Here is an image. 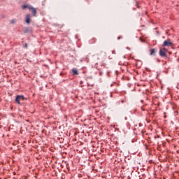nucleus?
Returning a JSON list of instances; mask_svg holds the SVG:
<instances>
[{
  "label": "nucleus",
  "mask_w": 179,
  "mask_h": 179,
  "mask_svg": "<svg viewBox=\"0 0 179 179\" xmlns=\"http://www.w3.org/2000/svg\"><path fill=\"white\" fill-rule=\"evenodd\" d=\"M126 101H126L125 99H122V100H121V103H125Z\"/></svg>",
  "instance_id": "obj_13"
},
{
  "label": "nucleus",
  "mask_w": 179,
  "mask_h": 179,
  "mask_svg": "<svg viewBox=\"0 0 179 179\" xmlns=\"http://www.w3.org/2000/svg\"><path fill=\"white\" fill-rule=\"evenodd\" d=\"M10 23L11 24H15V23H16V20H15V19L11 20L10 21Z\"/></svg>",
  "instance_id": "obj_11"
},
{
  "label": "nucleus",
  "mask_w": 179,
  "mask_h": 179,
  "mask_svg": "<svg viewBox=\"0 0 179 179\" xmlns=\"http://www.w3.org/2000/svg\"><path fill=\"white\" fill-rule=\"evenodd\" d=\"M138 5H139V3H138V2H136V6H137V8H140Z\"/></svg>",
  "instance_id": "obj_16"
},
{
  "label": "nucleus",
  "mask_w": 179,
  "mask_h": 179,
  "mask_svg": "<svg viewBox=\"0 0 179 179\" xmlns=\"http://www.w3.org/2000/svg\"><path fill=\"white\" fill-rule=\"evenodd\" d=\"M20 100L24 101V100H26V98H24V96L23 95H17L15 97V101L17 104L20 105Z\"/></svg>",
  "instance_id": "obj_3"
},
{
  "label": "nucleus",
  "mask_w": 179,
  "mask_h": 179,
  "mask_svg": "<svg viewBox=\"0 0 179 179\" xmlns=\"http://www.w3.org/2000/svg\"><path fill=\"white\" fill-rule=\"evenodd\" d=\"M156 52H157V49L153 48L150 50V55H153L155 57L156 55Z\"/></svg>",
  "instance_id": "obj_8"
},
{
  "label": "nucleus",
  "mask_w": 179,
  "mask_h": 179,
  "mask_svg": "<svg viewBox=\"0 0 179 179\" xmlns=\"http://www.w3.org/2000/svg\"><path fill=\"white\" fill-rule=\"evenodd\" d=\"M99 75H102V73H101V72H100V73H99Z\"/></svg>",
  "instance_id": "obj_18"
},
{
  "label": "nucleus",
  "mask_w": 179,
  "mask_h": 179,
  "mask_svg": "<svg viewBox=\"0 0 179 179\" xmlns=\"http://www.w3.org/2000/svg\"><path fill=\"white\" fill-rule=\"evenodd\" d=\"M113 86V84L110 85V87Z\"/></svg>",
  "instance_id": "obj_20"
},
{
  "label": "nucleus",
  "mask_w": 179,
  "mask_h": 179,
  "mask_svg": "<svg viewBox=\"0 0 179 179\" xmlns=\"http://www.w3.org/2000/svg\"><path fill=\"white\" fill-rule=\"evenodd\" d=\"M113 54H115V51H113Z\"/></svg>",
  "instance_id": "obj_17"
},
{
  "label": "nucleus",
  "mask_w": 179,
  "mask_h": 179,
  "mask_svg": "<svg viewBox=\"0 0 179 179\" xmlns=\"http://www.w3.org/2000/svg\"><path fill=\"white\" fill-rule=\"evenodd\" d=\"M123 36H120L119 37H117V40H121V38H122Z\"/></svg>",
  "instance_id": "obj_14"
},
{
  "label": "nucleus",
  "mask_w": 179,
  "mask_h": 179,
  "mask_svg": "<svg viewBox=\"0 0 179 179\" xmlns=\"http://www.w3.org/2000/svg\"><path fill=\"white\" fill-rule=\"evenodd\" d=\"M158 62H160V60H158Z\"/></svg>",
  "instance_id": "obj_19"
},
{
  "label": "nucleus",
  "mask_w": 179,
  "mask_h": 179,
  "mask_svg": "<svg viewBox=\"0 0 179 179\" xmlns=\"http://www.w3.org/2000/svg\"><path fill=\"white\" fill-rule=\"evenodd\" d=\"M162 46L163 47H173V43L171 42V41L170 39H167L164 41Z\"/></svg>",
  "instance_id": "obj_4"
},
{
  "label": "nucleus",
  "mask_w": 179,
  "mask_h": 179,
  "mask_svg": "<svg viewBox=\"0 0 179 179\" xmlns=\"http://www.w3.org/2000/svg\"><path fill=\"white\" fill-rule=\"evenodd\" d=\"M30 8H31V6H30V5L27 4V3H25V4L22 6V9L23 10H25V9L30 10Z\"/></svg>",
  "instance_id": "obj_7"
},
{
  "label": "nucleus",
  "mask_w": 179,
  "mask_h": 179,
  "mask_svg": "<svg viewBox=\"0 0 179 179\" xmlns=\"http://www.w3.org/2000/svg\"><path fill=\"white\" fill-rule=\"evenodd\" d=\"M27 45H28L27 43H24V48H27Z\"/></svg>",
  "instance_id": "obj_15"
},
{
  "label": "nucleus",
  "mask_w": 179,
  "mask_h": 179,
  "mask_svg": "<svg viewBox=\"0 0 179 179\" xmlns=\"http://www.w3.org/2000/svg\"><path fill=\"white\" fill-rule=\"evenodd\" d=\"M73 75H79V72H78V70L76 69H73L72 70Z\"/></svg>",
  "instance_id": "obj_10"
},
{
  "label": "nucleus",
  "mask_w": 179,
  "mask_h": 179,
  "mask_svg": "<svg viewBox=\"0 0 179 179\" xmlns=\"http://www.w3.org/2000/svg\"><path fill=\"white\" fill-rule=\"evenodd\" d=\"M97 41L96 38H92L90 40V44H94Z\"/></svg>",
  "instance_id": "obj_9"
},
{
  "label": "nucleus",
  "mask_w": 179,
  "mask_h": 179,
  "mask_svg": "<svg viewBox=\"0 0 179 179\" xmlns=\"http://www.w3.org/2000/svg\"><path fill=\"white\" fill-rule=\"evenodd\" d=\"M95 66L98 71H101L106 68V64L103 62L96 63Z\"/></svg>",
  "instance_id": "obj_2"
},
{
  "label": "nucleus",
  "mask_w": 179,
  "mask_h": 179,
  "mask_svg": "<svg viewBox=\"0 0 179 179\" xmlns=\"http://www.w3.org/2000/svg\"><path fill=\"white\" fill-rule=\"evenodd\" d=\"M29 10H30V12H31L33 16H37V10H36V8L34 7L31 6Z\"/></svg>",
  "instance_id": "obj_5"
},
{
  "label": "nucleus",
  "mask_w": 179,
  "mask_h": 179,
  "mask_svg": "<svg viewBox=\"0 0 179 179\" xmlns=\"http://www.w3.org/2000/svg\"><path fill=\"white\" fill-rule=\"evenodd\" d=\"M167 52H169V50L167 49L163 48L159 50V55L162 58H167Z\"/></svg>",
  "instance_id": "obj_1"
},
{
  "label": "nucleus",
  "mask_w": 179,
  "mask_h": 179,
  "mask_svg": "<svg viewBox=\"0 0 179 179\" xmlns=\"http://www.w3.org/2000/svg\"><path fill=\"white\" fill-rule=\"evenodd\" d=\"M25 22L27 24H29L30 22H31V19L30 18V14H27L25 16Z\"/></svg>",
  "instance_id": "obj_6"
},
{
  "label": "nucleus",
  "mask_w": 179,
  "mask_h": 179,
  "mask_svg": "<svg viewBox=\"0 0 179 179\" xmlns=\"http://www.w3.org/2000/svg\"><path fill=\"white\" fill-rule=\"evenodd\" d=\"M29 27L25 28V29L24 30V33H29Z\"/></svg>",
  "instance_id": "obj_12"
}]
</instances>
